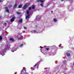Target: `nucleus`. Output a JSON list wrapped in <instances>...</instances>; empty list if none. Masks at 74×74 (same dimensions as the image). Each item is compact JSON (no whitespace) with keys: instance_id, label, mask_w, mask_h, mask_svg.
Wrapping results in <instances>:
<instances>
[{"instance_id":"obj_12","label":"nucleus","mask_w":74,"mask_h":74,"mask_svg":"<svg viewBox=\"0 0 74 74\" xmlns=\"http://www.w3.org/2000/svg\"><path fill=\"white\" fill-rule=\"evenodd\" d=\"M66 54L68 56H70V53H66Z\"/></svg>"},{"instance_id":"obj_5","label":"nucleus","mask_w":74,"mask_h":74,"mask_svg":"<svg viewBox=\"0 0 74 74\" xmlns=\"http://www.w3.org/2000/svg\"><path fill=\"white\" fill-rule=\"evenodd\" d=\"M45 0H37V2H40V3H43Z\"/></svg>"},{"instance_id":"obj_18","label":"nucleus","mask_w":74,"mask_h":74,"mask_svg":"<svg viewBox=\"0 0 74 74\" xmlns=\"http://www.w3.org/2000/svg\"><path fill=\"white\" fill-rule=\"evenodd\" d=\"M35 7V6H34V5H33L32 6V9H34Z\"/></svg>"},{"instance_id":"obj_26","label":"nucleus","mask_w":74,"mask_h":74,"mask_svg":"<svg viewBox=\"0 0 74 74\" xmlns=\"http://www.w3.org/2000/svg\"><path fill=\"white\" fill-rule=\"evenodd\" d=\"M24 29H26L27 28H26V27H24Z\"/></svg>"},{"instance_id":"obj_17","label":"nucleus","mask_w":74,"mask_h":74,"mask_svg":"<svg viewBox=\"0 0 74 74\" xmlns=\"http://www.w3.org/2000/svg\"><path fill=\"white\" fill-rule=\"evenodd\" d=\"M22 6V5L21 4L20 5L18 6V8H21Z\"/></svg>"},{"instance_id":"obj_16","label":"nucleus","mask_w":74,"mask_h":74,"mask_svg":"<svg viewBox=\"0 0 74 74\" xmlns=\"http://www.w3.org/2000/svg\"><path fill=\"white\" fill-rule=\"evenodd\" d=\"M23 38V36H21L20 37V38H19V39H20V40H21V39H22Z\"/></svg>"},{"instance_id":"obj_19","label":"nucleus","mask_w":74,"mask_h":74,"mask_svg":"<svg viewBox=\"0 0 74 74\" xmlns=\"http://www.w3.org/2000/svg\"><path fill=\"white\" fill-rule=\"evenodd\" d=\"M16 4L14 5V8H15V7H16Z\"/></svg>"},{"instance_id":"obj_14","label":"nucleus","mask_w":74,"mask_h":74,"mask_svg":"<svg viewBox=\"0 0 74 74\" xmlns=\"http://www.w3.org/2000/svg\"><path fill=\"white\" fill-rule=\"evenodd\" d=\"M2 37L1 36H0V41H2Z\"/></svg>"},{"instance_id":"obj_31","label":"nucleus","mask_w":74,"mask_h":74,"mask_svg":"<svg viewBox=\"0 0 74 74\" xmlns=\"http://www.w3.org/2000/svg\"><path fill=\"white\" fill-rule=\"evenodd\" d=\"M61 0V1H63V0Z\"/></svg>"},{"instance_id":"obj_2","label":"nucleus","mask_w":74,"mask_h":74,"mask_svg":"<svg viewBox=\"0 0 74 74\" xmlns=\"http://www.w3.org/2000/svg\"><path fill=\"white\" fill-rule=\"evenodd\" d=\"M27 16H26V19H27V18H30V15H29V10L27 11Z\"/></svg>"},{"instance_id":"obj_27","label":"nucleus","mask_w":74,"mask_h":74,"mask_svg":"<svg viewBox=\"0 0 74 74\" xmlns=\"http://www.w3.org/2000/svg\"><path fill=\"white\" fill-rule=\"evenodd\" d=\"M2 54L3 55H4V53H3Z\"/></svg>"},{"instance_id":"obj_4","label":"nucleus","mask_w":74,"mask_h":74,"mask_svg":"<svg viewBox=\"0 0 74 74\" xmlns=\"http://www.w3.org/2000/svg\"><path fill=\"white\" fill-rule=\"evenodd\" d=\"M11 48H10V47H7L6 48H5L4 49V50L5 51H6V50H9Z\"/></svg>"},{"instance_id":"obj_15","label":"nucleus","mask_w":74,"mask_h":74,"mask_svg":"<svg viewBox=\"0 0 74 74\" xmlns=\"http://www.w3.org/2000/svg\"><path fill=\"white\" fill-rule=\"evenodd\" d=\"M53 21H54V22H57V20H56V18H54L53 19Z\"/></svg>"},{"instance_id":"obj_11","label":"nucleus","mask_w":74,"mask_h":74,"mask_svg":"<svg viewBox=\"0 0 74 74\" xmlns=\"http://www.w3.org/2000/svg\"><path fill=\"white\" fill-rule=\"evenodd\" d=\"M18 22L20 23H22V19H21L19 20L18 21Z\"/></svg>"},{"instance_id":"obj_6","label":"nucleus","mask_w":74,"mask_h":74,"mask_svg":"<svg viewBox=\"0 0 74 74\" xmlns=\"http://www.w3.org/2000/svg\"><path fill=\"white\" fill-rule=\"evenodd\" d=\"M15 17H13L10 20V21L11 22H13V21H14V20H15Z\"/></svg>"},{"instance_id":"obj_8","label":"nucleus","mask_w":74,"mask_h":74,"mask_svg":"<svg viewBox=\"0 0 74 74\" xmlns=\"http://www.w3.org/2000/svg\"><path fill=\"white\" fill-rule=\"evenodd\" d=\"M5 10L7 12H9V10L8 9L7 7H6L5 8Z\"/></svg>"},{"instance_id":"obj_25","label":"nucleus","mask_w":74,"mask_h":74,"mask_svg":"<svg viewBox=\"0 0 74 74\" xmlns=\"http://www.w3.org/2000/svg\"><path fill=\"white\" fill-rule=\"evenodd\" d=\"M17 13L18 14H20V13L19 12H17Z\"/></svg>"},{"instance_id":"obj_7","label":"nucleus","mask_w":74,"mask_h":74,"mask_svg":"<svg viewBox=\"0 0 74 74\" xmlns=\"http://www.w3.org/2000/svg\"><path fill=\"white\" fill-rule=\"evenodd\" d=\"M16 49H15V48H12V52H14V51H16Z\"/></svg>"},{"instance_id":"obj_20","label":"nucleus","mask_w":74,"mask_h":74,"mask_svg":"<svg viewBox=\"0 0 74 74\" xmlns=\"http://www.w3.org/2000/svg\"><path fill=\"white\" fill-rule=\"evenodd\" d=\"M45 48V49H46L47 50H49V48Z\"/></svg>"},{"instance_id":"obj_1","label":"nucleus","mask_w":74,"mask_h":74,"mask_svg":"<svg viewBox=\"0 0 74 74\" xmlns=\"http://www.w3.org/2000/svg\"><path fill=\"white\" fill-rule=\"evenodd\" d=\"M21 74H29V73L26 72V70L25 69H23L21 70Z\"/></svg>"},{"instance_id":"obj_23","label":"nucleus","mask_w":74,"mask_h":74,"mask_svg":"<svg viewBox=\"0 0 74 74\" xmlns=\"http://www.w3.org/2000/svg\"><path fill=\"white\" fill-rule=\"evenodd\" d=\"M38 18H39V16H36V18H37V19H38Z\"/></svg>"},{"instance_id":"obj_3","label":"nucleus","mask_w":74,"mask_h":74,"mask_svg":"<svg viewBox=\"0 0 74 74\" xmlns=\"http://www.w3.org/2000/svg\"><path fill=\"white\" fill-rule=\"evenodd\" d=\"M29 5H30V3H28L27 4H25L23 7V9H26V8L27 7H28V6H29Z\"/></svg>"},{"instance_id":"obj_22","label":"nucleus","mask_w":74,"mask_h":74,"mask_svg":"<svg viewBox=\"0 0 74 74\" xmlns=\"http://www.w3.org/2000/svg\"><path fill=\"white\" fill-rule=\"evenodd\" d=\"M40 5L41 6V7H43V3L40 4Z\"/></svg>"},{"instance_id":"obj_33","label":"nucleus","mask_w":74,"mask_h":74,"mask_svg":"<svg viewBox=\"0 0 74 74\" xmlns=\"http://www.w3.org/2000/svg\"><path fill=\"white\" fill-rule=\"evenodd\" d=\"M40 48H41V47H40Z\"/></svg>"},{"instance_id":"obj_13","label":"nucleus","mask_w":74,"mask_h":74,"mask_svg":"<svg viewBox=\"0 0 74 74\" xmlns=\"http://www.w3.org/2000/svg\"><path fill=\"white\" fill-rule=\"evenodd\" d=\"M10 40L12 41H14V39H13L12 38H10Z\"/></svg>"},{"instance_id":"obj_28","label":"nucleus","mask_w":74,"mask_h":74,"mask_svg":"<svg viewBox=\"0 0 74 74\" xmlns=\"http://www.w3.org/2000/svg\"><path fill=\"white\" fill-rule=\"evenodd\" d=\"M4 25H7V23H5L4 24Z\"/></svg>"},{"instance_id":"obj_24","label":"nucleus","mask_w":74,"mask_h":74,"mask_svg":"<svg viewBox=\"0 0 74 74\" xmlns=\"http://www.w3.org/2000/svg\"><path fill=\"white\" fill-rule=\"evenodd\" d=\"M31 9V7H30L29 8V10H30Z\"/></svg>"},{"instance_id":"obj_10","label":"nucleus","mask_w":74,"mask_h":74,"mask_svg":"<svg viewBox=\"0 0 74 74\" xmlns=\"http://www.w3.org/2000/svg\"><path fill=\"white\" fill-rule=\"evenodd\" d=\"M38 64V62H37L36 64H35L33 67H34V68H36V66H37Z\"/></svg>"},{"instance_id":"obj_32","label":"nucleus","mask_w":74,"mask_h":74,"mask_svg":"<svg viewBox=\"0 0 74 74\" xmlns=\"http://www.w3.org/2000/svg\"><path fill=\"white\" fill-rule=\"evenodd\" d=\"M12 5H10V7H12Z\"/></svg>"},{"instance_id":"obj_29","label":"nucleus","mask_w":74,"mask_h":74,"mask_svg":"<svg viewBox=\"0 0 74 74\" xmlns=\"http://www.w3.org/2000/svg\"><path fill=\"white\" fill-rule=\"evenodd\" d=\"M32 70H34V69L33 68L32 69Z\"/></svg>"},{"instance_id":"obj_21","label":"nucleus","mask_w":74,"mask_h":74,"mask_svg":"<svg viewBox=\"0 0 74 74\" xmlns=\"http://www.w3.org/2000/svg\"><path fill=\"white\" fill-rule=\"evenodd\" d=\"M23 46V44H21L20 45V47H22Z\"/></svg>"},{"instance_id":"obj_9","label":"nucleus","mask_w":74,"mask_h":74,"mask_svg":"<svg viewBox=\"0 0 74 74\" xmlns=\"http://www.w3.org/2000/svg\"><path fill=\"white\" fill-rule=\"evenodd\" d=\"M37 32V31L34 30V31H32L31 33H36Z\"/></svg>"},{"instance_id":"obj_30","label":"nucleus","mask_w":74,"mask_h":74,"mask_svg":"<svg viewBox=\"0 0 74 74\" xmlns=\"http://www.w3.org/2000/svg\"><path fill=\"white\" fill-rule=\"evenodd\" d=\"M1 2V0H0V2Z\"/></svg>"}]
</instances>
